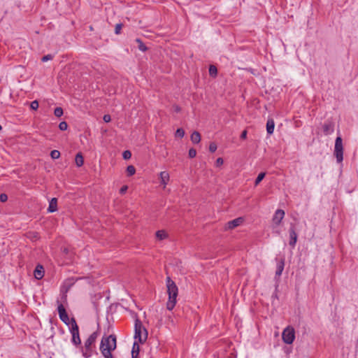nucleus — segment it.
<instances>
[{
	"instance_id": "nucleus-1",
	"label": "nucleus",
	"mask_w": 358,
	"mask_h": 358,
	"mask_svg": "<svg viewBox=\"0 0 358 358\" xmlns=\"http://www.w3.org/2000/svg\"><path fill=\"white\" fill-rule=\"evenodd\" d=\"M116 348V336L110 335L103 337L100 343V350L105 358H113L112 351Z\"/></svg>"
},
{
	"instance_id": "nucleus-2",
	"label": "nucleus",
	"mask_w": 358,
	"mask_h": 358,
	"mask_svg": "<svg viewBox=\"0 0 358 358\" xmlns=\"http://www.w3.org/2000/svg\"><path fill=\"white\" fill-rule=\"evenodd\" d=\"M167 292L169 294V300L166 303V308L169 310L173 309L176 303V298L178 293V289L176 283L170 278H166Z\"/></svg>"
},
{
	"instance_id": "nucleus-3",
	"label": "nucleus",
	"mask_w": 358,
	"mask_h": 358,
	"mask_svg": "<svg viewBox=\"0 0 358 358\" xmlns=\"http://www.w3.org/2000/svg\"><path fill=\"white\" fill-rule=\"evenodd\" d=\"M97 332H93L85 341L84 346H80V352L85 358L91 357L93 354L97 352L94 350V343L97 338Z\"/></svg>"
},
{
	"instance_id": "nucleus-4",
	"label": "nucleus",
	"mask_w": 358,
	"mask_h": 358,
	"mask_svg": "<svg viewBox=\"0 0 358 358\" xmlns=\"http://www.w3.org/2000/svg\"><path fill=\"white\" fill-rule=\"evenodd\" d=\"M148 338V331L143 326L141 321L136 318L134 324V339L138 342L143 343Z\"/></svg>"
},
{
	"instance_id": "nucleus-5",
	"label": "nucleus",
	"mask_w": 358,
	"mask_h": 358,
	"mask_svg": "<svg viewBox=\"0 0 358 358\" xmlns=\"http://www.w3.org/2000/svg\"><path fill=\"white\" fill-rule=\"evenodd\" d=\"M69 330L72 335L71 343L76 347H80L81 345V340L79 335V328L75 318L73 317L71 319V327Z\"/></svg>"
},
{
	"instance_id": "nucleus-6",
	"label": "nucleus",
	"mask_w": 358,
	"mask_h": 358,
	"mask_svg": "<svg viewBox=\"0 0 358 358\" xmlns=\"http://www.w3.org/2000/svg\"><path fill=\"white\" fill-rule=\"evenodd\" d=\"M334 154L336 158V161L338 163H341L343 162V140H342L341 135L337 136L335 140Z\"/></svg>"
},
{
	"instance_id": "nucleus-7",
	"label": "nucleus",
	"mask_w": 358,
	"mask_h": 358,
	"mask_svg": "<svg viewBox=\"0 0 358 358\" xmlns=\"http://www.w3.org/2000/svg\"><path fill=\"white\" fill-rule=\"evenodd\" d=\"M282 338L286 344H292L295 339V331L292 327H286L282 334Z\"/></svg>"
},
{
	"instance_id": "nucleus-8",
	"label": "nucleus",
	"mask_w": 358,
	"mask_h": 358,
	"mask_svg": "<svg viewBox=\"0 0 358 358\" xmlns=\"http://www.w3.org/2000/svg\"><path fill=\"white\" fill-rule=\"evenodd\" d=\"M57 311L59 314V319L69 327H71V320L69 317V315L66 311L64 306L59 303L57 306Z\"/></svg>"
},
{
	"instance_id": "nucleus-9",
	"label": "nucleus",
	"mask_w": 358,
	"mask_h": 358,
	"mask_svg": "<svg viewBox=\"0 0 358 358\" xmlns=\"http://www.w3.org/2000/svg\"><path fill=\"white\" fill-rule=\"evenodd\" d=\"M285 211L282 209H278L272 218V221L274 225L279 226L285 216Z\"/></svg>"
},
{
	"instance_id": "nucleus-10",
	"label": "nucleus",
	"mask_w": 358,
	"mask_h": 358,
	"mask_svg": "<svg viewBox=\"0 0 358 358\" xmlns=\"http://www.w3.org/2000/svg\"><path fill=\"white\" fill-rule=\"evenodd\" d=\"M289 244L292 248H294L297 241V234L295 231V227L293 224H291V227L289 229Z\"/></svg>"
},
{
	"instance_id": "nucleus-11",
	"label": "nucleus",
	"mask_w": 358,
	"mask_h": 358,
	"mask_svg": "<svg viewBox=\"0 0 358 358\" xmlns=\"http://www.w3.org/2000/svg\"><path fill=\"white\" fill-rule=\"evenodd\" d=\"M323 133L325 136L331 135L334 131V123L331 120H327L322 125Z\"/></svg>"
},
{
	"instance_id": "nucleus-12",
	"label": "nucleus",
	"mask_w": 358,
	"mask_h": 358,
	"mask_svg": "<svg viewBox=\"0 0 358 358\" xmlns=\"http://www.w3.org/2000/svg\"><path fill=\"white\" fill-rule=\"evenodd\" d=\"M275 261L277 262L276 264V271H275V278H279L284 270L285 267V257H281L280 259L275 258Z\"/></svg>"
},
{
	"instance_id": "nucleus-13",
	"label": "nucleus",
	"mask_w": 358,
	"mask_h": 358,
	"mask_svg": "<svg viewBox=\"0 0 358 358\" xmlns=\"http://www.w3.org/2000/svg\"><path fill=\"white\" fill-rule=\"evenodd\" d=\"M34 275L35 278H36L37 280H41L43 278L44 269H43V266H41V264H38L36 266V268L34 271Z\"/></svg>"
},
{
	"instance_id": "nucleus-14",
	"label": "nucleus",
	"mask_w": 358,
	"mask_h": 358,
	"mask_svg": "<svg viewBox=\"0 0 358 358\" xmlns=\"http://www.w3.org/2000/svg\"><path fill=\"white\" fill-rule=\"evenodd\" d=\"M159 178L162 185H163L164 188H165L169 181V173L167 171H162L159 173Z\"/></svg>"
},
{
	"instance_id": "nucleus-15",
	"label": "nucleus",
	"mask_w": 358,
	"mask_h": 358,
	"mask_svg": "<svg viewBox=\"0 0 358 358\" xmlns=\"http://www.w3.org/2000/svg\"><path fill=\"white\" fill-rule=\"evenodd\" d=\"M243 222L242 217H238L227 222V228L232 229L239 226Z\"/></svg>"
},
{
	"instance_id": "nucleus-16",
	"label": "nucleus",
	"mask_w": 358,
	"mask_h": 358,
	"mask_svg": "<svg viewBox=\"0 0 358 358\" xmlns=\"http://www.w3.org/2000/svg\"><path fill=\"white\" fill-rule=\"evenodd\" d=\"M57 210V199L56 198H52L49 203V206L48 208V213H54Z\"/></svg>"
},
{
	"instance_id": "nucleus-17",
	"label": "nucleus",
	"mask_w": 358,
	"mask_h": 358,
	"mask_svg": "<svg viewBox=\"0 0 358 358\" xmlns=\"http://www.w3.org/2000/svg\"><path fill=\"white\" fill-rule=\"evenodd\" d=\"M140 347L137 341H134L131 350V358H138Z\"/></svg>"
},
{
	"instance_id": "nucleus-18",
	"label": "nucleus",
	"mask_w": 358,
	"mask_h": 358,
	"mask_svg": "<svg viewBox=\"0 0 358 358\" xmlns=\"http://www.w3.org/2000/svg\"><path fill=\"white\" fill-rule=\"evenodd\" d=\"M275 127V122L273 119H268L266 122V131L267 134L271 135L273 133Z\"/></svg>"
},
{
	"instance_id": "nucleus-19",
	"label": "nucleus",
	"mask_w": 358,
	"mask_h": 358,
	"mask_svg": "<svg viewBox=\"0 0 358 358\" xmlns=\"http://www.w3.org/2000/svg\"><path fill=\"white\" fill-rule=\"evenodd\" d=\"M190 138L193 143L197 144L201 141V135L198 131H195L192 134Z\"/></svg>"
},
{
	"instance_id": "nucleus-20",
	"label": "nucleus",
	"mask_w": 358,
	"mask_h": 358,
	"mask_svg": "<svg viewBox=\"0 0 358 358\" xmlns=\"http://www.w3.org/2000/svg\"><path fill=\"white\" fill-rule=\"evenodd\" d=\"M75 161H76V165L78 167H80V166H82L83 165L84 159H83V155H82V154L80 152H78L76 155Z\"/></svg>"
},
{
	"instance_id": "nucleus-21",
	"label": "nucleus",
	"mask_w": 358,
	"mask_h": 358,
	"mask_svg": "<svg viewBox=\"0 0 358 358\" xmlns=\"http://www.w3.org/2000/svg\"><path fill=\"white\" fill-rule=\"evenodd\" d=\"M136 42L138 43V48L139 49V50L142 52H145L147 50L148 48L145 46V45L143 43L141 39L137 38L136 39Z\"/></svg>"
},
{
	"instance_id": "nucleus-22",
	"label": "nucleus",
	"mask_w": 358,
	"mask_h": 358,
	"mask_svg": "<svg viewBox=\"0 0 358 358\" xmlns=\"http://www.w3.org/2000/svg\"><path fill=\"white\" fill-rule=\"evenodd\" d=\"M156 237L162 241L167 237V234L164 230H159L156 232Z\"/></svg>"
},
{
	"instance_id": "nucleus-23",
	"label": "nucleus",
	"mask_w": 358,
	"mask_h": 358,
	"mask_svg": "<svg viewBox=\"0 0 358 358\" xmlns=\"http://www.w3.org/2000/svg\"><path fill=\"white\" fill-rule=\"evenodd\" d=\"M209 74L212 77H215L217 74V67L214 65H210L209 66Z\"/></svg>"
},
{
	"instance_id": "nucleus-24",
	"label": "nucleus",
	"mask_w": 358,
	"mask_h": 358,
	"mask_svg": "<svg viewBox=\"0 0 358 358\" xmlns=\"http://www.w3.org/2000/svg\"><path fill=\"white\" fill-rule=\"evenodd\" d=\"M136 173V169L133 165H129L127 167V173L128 176H131Z\"/></svg>"
},
{
	"instance_id": "nucleus-25",
	"label": "nucleus",
	"mask_w": 358,
	"mask_h": 358,
	"mask_svg": "<svg viewBox=\"0 0 358 358\" xmlns=\"http://www.w3.org/2000/svg\"><path fill=\"white\" fill-rule=\"evenodd\" d=\"M265 175H266L265 173L262 172L257 176V177L255 181V186L258 185L259 184V182L264 178Z\"/></svg>"
},
{
	"instance_id": "nucleus-26",
	"label": "nucleus",
	"mask_w": 358,
	"mask_h": 358,
	"mask_svg": "<svg viewBox=\"0 0 358 358\" xmlns=\"http://www.w3.org/2000/svg\"><path fill=\"white\" fill-rule=\"evenodd\" d=\"M50 157L53 159H57L60 157V152L59 151L57 150H53L50 152Z\"/></svg>"
},
{
	"instance_id": "nucleus-27",
	"label": "nucleus",
	"mask_w": 358,
	"mask_h": 358,
	"mask_svg": "<svg viewBox=\"0 0 358 358\" xmlns=\"http://www.w3.org/2000/svg\"><path fill=\"white\" fill-rule=\"evenodd\" d=\"M56 117H59L63 115V109L61 107H57L54 110Z\"/></svg>"
},
{
	"instance_id": "nucleus-28",
	"label": "nucleus",
	"mask_w": 358,
	"mask_h": 358,
	"mask_svg": "<svg viewBox=\"0 0 358 358\" xmlns=\"http://www.w3.org/2000/svg\"><path fill=\"white\" fill-rule=\"evenodd\" d=\"M185 135V131L182 128H178L175 134L176 137L182 138Z\"/></svg>"
},
{
	"instance_id": "nucleus-29",
	"label": "nucleus",
	"mask_w": 358,
	"mask_h": 358,
	"mask_svg": "<svg viewBox=\"0 0 358 358\" xmlns=\"http://www.w3.org/2000/svg\"><path fill=\"white\" fill-rule=\"evenodd\" d=\"M59 128L61 131H66L68 128V124L66 122H61L59 124Z\"/></svg>"
},
{
	"instance_id": "nucleus-30",
	"label": "nucleus",
	"mask_w": 358,
	"mask_h": 358,
	"mask_svg": "<svg viewBox=\"0 0 358 358\" xmlns=\"http://www.w3.org/2000/svg\"><path fill=\"white\" fill-rule=\"evenodd\" d=\"M30 108L32 109V110H37L38 108V101L36 100H34L33 101L31 102L30 103Z\"/></svg>"
},
{
	"instance_id": "nucleus-31",
	"label": "nucleus",
	"mask_w": 358,
	"mask_h": 358,
	"mask_svg": "<svg viewBox=\"0 0 358 358\" xmlns=\"http://www.w3.org/2000/svg\"><path fill=\"white\" fill-rule=\"evenodd\" d=\"M217 147L216 143H214V142H212V143H210V145H209V151H210V152H212V153H213V152H215L216 151V150H217Z\"/></svg>"
},
{
	"instance_id": "nucleus-32",
	"label": "nucleus",
	"mask_w": 358,
	"mask_h": 358,
	"mask_svg": "<svg viewBox=\"0 0 358 358\" xmlns=\"http://www.w3.org/2000/svg\"><path fill=\"white\" fill-rule=\"evenodd\" d=\"M122 157L124 159H129L131 157V153L129 150H125L122 153Z\"/></svg>"
},
{
	"instance_id": "nucleus-33",
	"label": "nucleus",
	"mask_w": 358,
	"mask_h": 358,
	"mask_svg": "<svg viewBox=\"0 0 358 358\" xmlns=\"http://www.w3.org/2000/svg\"><path fill=\"white\" fill-rule=\"evenodd\" d=\"M188 155H189V157L190 158H194L196 156V150L195 149H194V148H190L189 150Z\"/></svg>"
},
{
	"instance_id": "nucleus-34",
	"label": "nucleus",
	"mask_w": 358,
	"mask_h": 358,
	"mask_svg": "<svg viewBox=\"0 0 358 358\" xmlns=\"http://www.w3.org/2000/svg\"><path fill=\"white\" fill-rule=\"evenodd\" d=\"M52 58H53V56H52V55H50V54H49V55H46L43 56V57L41 58V61H42L43 62H47V61H48V60H51V59H52Z\"/></svg>"
},
{
	"instance_id": "nucleus-35",
	"label": "nucleus",
	"mask_w": 358,
	"mask_h": 358,
	"mask_svg": "<svg viewBox=\"0 0 358 358\" xmlns=\"http://www.w3.org/2000/svg\"><path fill=\"white\" fill-rule=\"evenodd\" d=\"M122 27V24L121 23L117 24L115 27V33L116 34H120L121 29Z\"/></svg>"
},
{
	"instance_id": "nucleus-36",
	"label": "nucleus",
	"mask_w": 358,
	"mask_h": 358,
	"mask_svg": "<svg viewBox=\"0 0 358 358\" xmlns=\"http://www.w3.org/2000/svg\"><path fill=\"white\" fill-rule=\"evenodd\" d=\"M223 163H224L223 159L221 157H219L217 159V160L215 162V165H216V166H220L223 164Z\"/></svg>"
},
{
	"instance_id": "nucleus-37",
	"label": "nucleus",
	"mask_w": 358,
	"mask_h": 358,
	"mask_svg": "<svg viewBox=\"0 0 358 358\" xmlns=\"http://www.w3.org/2000/svg\"><path fill=\"white\" fill-rule=\"evenodd\" d=\"M7 200H8V196L6 194L3 193V194H0V201L1 202H5Z\"/></svg>"
},
{
	"instance_id": "nucleus-38",
	"label": "nucleus",
	"mask_w": 358,
	"mask_h": 358,
	"mask_svg": "<svg viewBox=\"0 0 358 358\" xmlns=\"http://www.w3.org/2000/svg\"><path fill=\"white\" fill-rule=\"evenodd\" d=\"M127 188H128V187H127V185H124V186H122V187L120 188V193L121 194H124V193L126 192V191L127 190Z\"/></svg>"
},
{
	"instance_id": "nucleus-39",
	"label": "nucleus",
	"mask_w": 358,
	"mask_h": 358,
	"mask_svg": "<svg viewBox=\"0 0 358 358\" xmlns=\"http://www.w3.org/2000/svg\"><path fill=\"white\" fill-rule=\"evenodd\" d=\"M103 120H104L105 122H109L111 118L109 115H104Z\"/></svg>"
},
{
	"instance_id": "nucleus-40",
	"label": "nucleus",
	"mask_w": 358,
	"mask_h": 358,
	"mask_svg": "<svg viewBox=\"0 0 358 358\" xmlns=\"http://www.w3.org/2000/svg\"><path fill=\"white\" fill-rule=\"evenodd\" d=\"M247 131L246 130H244L242 131L241 134V139H245L247 138Z\"/></svg>"
},
{
	"instance_id": "nucleus-41",
	"label": "nucleus",
	"mask_w": 358,
	"mask_h": 358,
	"mask_svg": "<svg viewBox=\"0 0 358 358\" xmlns=\"http://www.w3.org/2000/svg\"><path fill=\"white\" fill-rule=\"evenodd\" d=\"M173 108H174V110L176 113H179L180 111V110H181L180 107L177 106V105L174 106Z\"/></svg>"
},
{
	"instance_id": "nucleus-42",
	"label": "nucleus",
	"mask_w": 358,
	"mask_h": 358,
	"mask_svg": "<svg viewBox=\"0 0 358 358\" xmlns=\"http://www.w3.org/2000/svg\"><path fill=\"white\" fill-rule=\"evenodd\" d=\"M272 297H275V298H277V294H273Z\"/></svg>"
},
{
	"instance_id": "nucleus-43",
	"label": "nucleus",
	"mask_w": 358,
	"mask_h": 358,
	"mask_svg": "<svg viewBox=\"0 0 358 358\" xmlns=\"http://www.w3.org/2000/svg\"><path fill=\"white\" fill-rule=\"evenodd\" d=\"M2 129V127L0 125V131Z\"/></svg>"
}]
</instances>
